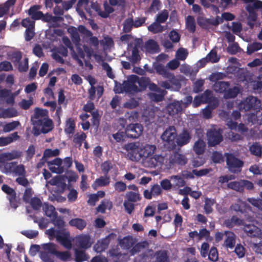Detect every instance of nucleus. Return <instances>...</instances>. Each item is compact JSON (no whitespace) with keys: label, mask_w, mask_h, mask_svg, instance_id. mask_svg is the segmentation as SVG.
Listing matches in <instances>:
<instances>
[{"label":"nucleus","mask_w":262,"mask_h":262,"mask_svg":"<svg viewBox=\"0 0 262 262\" xmlns=\"http://www.w3.org/2000/svg\"><path fill=\"white\" fill-rule=\"evenodd\" d=\"M78 30L80 33L83 34L85 36L89 37V43L95 48H98L99 41L96 36H93L92 32L88 30L84 26L79 25Z\"/></svg>","instance_id":"10"},{"label":"nucleus","mask_w":262,"mask_h":262,"mask_svg":"<svg viewBox=\"0 0 262 262\" xmlns=\"http://www.w3.org/2000/svg\"><path fill=\"white\" fill-rule=\"evenodd\" d=\"M133 27H134V19L133 17L127 18L123 24V31L125 33H129Z\"/></svg>","instance_id":"34"},{"label":"nucleus","mask_w":262,"mask_h":262,"mask_svg":"<svg viewBox=\"0 0 262 262\" xmlns=\"http://www.w3.org/2000/svg\"><path fill=\"white\" fill-rule=\"evenodd\" d=\"M19 124L20 123L18 121H13L10 123H8L4 125L3 131L5 133L10 132L15 129L19 125Z\"/></svg>","instance_id":"58"},{"label":"nucleus","mask_w":262,"mask_h":262,"mask_svg":"<svg viewBox=\"0 0 262 262\" xmlns=\"http://www.w3.org/2000/svg\"><path fill=\"white\" fill-rule=\"evenodd\" d=\"M206 144L202 139H199L194 144L193 149L198 155H202L205 151Z\"/></svg>","instance_id":"26"},{"label":"nucleus","mask_w":262,"mask_h":262,"mask_svg":"<svg viewBox=\"0 0 262 262\" xmlns=\"http://www.w3.org/2000/svg\"><path fill=\"white\" fill-rule=\"evenodd\" d=\"M168 12L166 10H164L157 15L156 21L159 24L164 23L168 17Z\"/></svg>","instance_id":"51"},{"label":"nucleus","mask_w":262,"mask_h":262,"mask_svg":"<svg viewBox=\"0 0 262 262\" xmlns=\"http://www.w3.org/2000/svg\"><path fill=\"white\" fill-rule=\"evenodd\" d=\"M218 106V102L214 101L209 103L202 110V114L205 119H210L212 117V111Z\"/></svg>","instance_id":"24"},{"label":"nucleus","mask_w":262,"mask_h":262,"mask_svg":"<svg viewBox=\"0 0 262 262\" xmlns=\"http://www.w3.org/2000/svg\"><path fill=\"white\" fill-rule=\"evenodd\" d=\"M177 135V130L174 126H169L162 134L161 139L165 142L164 145L168 150L176 149Z\"/></svg>","instance_id":"1"},{"label":"nucleus","mask_w":262,"mask_h":262,"mask_svg":"<svg viewBox=\"0 0 262 262\" xmlns=\"http://www.w3.org/2000/svg\"><path fill=\"white\" fill-rule=\"evenodd\" d=\"M60 150L58 148H56L54 150L51 149H46L43 152V156L46 158H50L52 157H56L59 155Z\"/></svg>","instance_id":"62"},{"label":"nucleus","mask_w":262,"mask_h":262,"mask_svg":"<svg viewBox=\"0 0 262 262\" xmlns=\"http://www.w3.org/2000/svg\"><path fill=\"white\" fill-rule=\"evenodd\" d=\"M126 198L128 202H136L141 199L140 194L138 192L129 191L126 194Z\"/></svg>","instance_id":"49"},{"label":"nucleus","mask_w":262,"mask_h":262,"mask_svg":"<svg viewBox=\"0 0 262 262\" xmlns=\"http://www.w3.org/2000/svg\"><path fill=\"white\" fill-rule=\"evenodd\" d=\"M228 188L242 192L244 191V185L242 182L233 181L227 184Z\"/></svg>","instance_id":"36"},{"label":"nucleus","mask_w":262,"mask_h":262,"mask_svg":"<svg viewBox=\"0 0 262 262\" xmlns=\"http://www.w3.org/2000/svg\"><path fill=\"white\" fill-rule=\"evenodd\" d=\"M125 116L126 120H128L130 122H134L138 120L139 117V114L137 111H132L127 112Z\"/></svg>","instance_id":"45"},{"label":"nucleus","mask_w":262,"mask_h":262,"mask_svg":"<svg viewBox=\"0 0 262 262\" xmlns=\"http://www.w3.org/2000/svg\"><path fill=\"white\" fill-rule=\"evenodd\" d=\"M215 201L214 200H211L209 198H206L205 201V204L204 206V209L206 214L211 213L212 211V206L215 203Z\"/></svg>","instance_id":"46"},{"label":"nucleus","mask_w":262,"mask_h":262,"mask_svg":"<svg viewBox=\"0 0 262 262\" xmlns=\"http://www.w3.org/2000/svg\"><path fill=\"white\" fill-rule=\"evenodd\" d=\"M30 203L32 208L35 210H39L42 205L41 200L37 197L31 198Z\"/></svg>","instance_id":"60"},{"label":"nucleus","mask_w":262,"mask_h":262,"mask_svg":"<svg viewBox=\"0 0 262 262\" xmlns=\"http://www.w3.org/2000/svg\"><path fill=\"white\" fill-rule=\"evenodd\" d=\"M68 32L71 34V37L73 43L75 46H78L80 43V38L79 35L78 27L76 28L75 27H71L68 30Z\"/></svg>","instance_id":"25"},{"label":"nucleus","mask_w":262,"mask_h":262,"mask_svg":"<svg viewBox=\"0 0 262 262\" xmlns=\"http://www.w3.org/2000/svg\"><path fill=\"white\" fill-rule=\"evenodd\" d=\"M191 139V136L187 129H184L181 133L177 135L176 140V146L182 147L189 143Z\"/></svg>","instance_id":"11"},{"label":"nucleus","mask_w":262,"mask_h":262,"mask_svg":"<svg viewBox=\"0 0 262 262\" xmlns=\"http://www.w3.org/2000/svg\"><path fill=\"white\" fill-rule=\"evenodd\" d=\"M90 258L89 255L86 253L84 250L75 249V262H83Z\"/></svg>","instance_id":"23"},{"label":"nucleus","mask_w":262,"mask_h":262,"mask_svg":"<svg viewBox=\"0 0 262 262\" xmlns=\"http://www.w3.org/2000/svg\"><path fill=\"white\" fill-rule=\"evenodd\" d=\"M13 173L16 176H26V171L25 170V166L23 164H19L15 165L13 170Z\"/></svg>","instance_id":"56"},{"label":"nucleus","mask_w":262,"mask_h":262,"mask_svg":"<svg viewBox=\"0 0 262 262\" xmlns=\"http://www.w3.org/2000/svg\"><path fill=\"white\" fill-rule=\"evenodd\" d=\"M230 83L229 82L226 81H219L215 83V90L220 93H224L227 91Z\"/></svg>","instance_id":"42"},{"label":"nucleus","mask_w":262,"mask_h":262,"mask_svg":"<svg viewBox=\"0 0 262 262\" xmlns=\"http://www.w3.org/2000/svg\"><path fill=\"white\" fill-rule=\"evenodd\" d=\"M128 59L133 64L139 62L141 57L139 49H137L136 47H133L132 50V55L128 57Z\"/></svg>","instance_id":"27"},{"label":"nucleus","mask_w":262,"mask_h":262,"mask_svg":"<svg viewBox=\"0 0 262 262\" xmlns=\"http://www.w3.org/2000/svg\"><path fill=\"white\" fill-rule=\"evenodd\" d=\"M116 236L115 234L111 233L105 238L100 241H98L94 246V250L97 253H101L105 251L108 248L111 238Z\"/></svg>","instance_id":"9"},{"label":"nucleus","mask_w":262,"mask_h":262,"mask_svg":"<svg viewBox=\"0 0 262 262\" xmlns=\"http://www.w3.org/2000/svg\"><path fill=\"white\" fill-rule=\"evenodd\" d=\"M110 183V177L108 175L105 177L101 176L96 179L92 186L94 189H96L99 187H103L108 185Z\"/></svg>","instance_id":"21"},{"label":"nucleus","mask_w":262,"mask_h":262,"mask_svg":"<svg viewBox=\"0 0 262 262\" xmlns=\"http://www.w3.org/2000/svg\"><path fill=\"white\" fill-rule=\"evenodd\" d=\"M171 180L174 182V185L178 187H183L186 182L183 178L179 176H172L171 177Z\"/></svg>","instance_id":"59"},{"label":"nucleus","mask_w":262,"mask_h":262,"mask_svg":"<svg viewBox=\"0 0 262 262\" xmlns=\"http://www.w3.org/2000/svg\"><path fill=\"white\" fill-rule=\"evenodd\" d=\"M136 82L138 86V89L140 90V92H141L146 89L147 86L149 84V80L148 78L145 77H139L136 80Z\"/></svg>","instance_id":"38"},{"label":"nucleus","mask_w":262,"mask_h":262,"mask_svg":"<svg viewBox=\"0 0 262 262\" xmlns=\"http://www.w3.org/2000/svg\"><path fill=\"white\" fill-rule=\"evenodd\" d=\"M75 128V124L74 121L69 118L67 121L66 126L64 128L65 132L68 134H71L74 133Z\"/></svg>","instance_id":"52"},{"label":"nucleus","mask_w":262,"mask_h":262,"mask_svg":"<svg viewBox=\"0 0 262 262\" xmlns=\"http://www.w3.org/2000/svg\"><path fill=\"white\" fill-rule=\"evenodd\" d=\"M243 2L247 4V6H250L253 10L255 9H262V1L259 0H242Z\"/></svg>","instance_id":"43"},{"label":"nucleus","mask_w":262,"mask_h":262,"mask_svg":"<svg viewBox=\"0 0 262 262\" xmlns=\"http://www.w3.org/2000/svg\"><path fill=\"white\" fill-rule=\"evenodd\" d=\"M43 210L45 212V214L50 217L51 219L58 215L57 212L55 211V207L52 205H49L45 203L43 205Z\"/></svg>","instance_id":"28"},{"label":"nucleus","mask_w":262,"mask_h":262,"mask_svg":"<svg viewBox=\"0 0 262 262\" xmlns=\"http://www.w3.org/2000/svg\"><path fill=\"white\" fill-rule=\"evenodd\" d=\"M202 99L203 100L204 103H210L214 99L212 96V92L209 90H206L204 93L201 96Z\"/></svg>","instance_id":"55"},{"label":"nucleus","mask_w":262,"mask_h":262,"mask_svg":"<svg viewBox=\"0 0 262 262\" xmlns=\"http://www.w3.org/2000/svg\"><path fill=\"white\" fill-rule=\"evenodd\" d=\"M86 138V134L82 132L80 134L76 133L73 137V142L75 145H77L78 147H81L82 142L85 140Z\"/></svg>","instance_id":"33"},{"label":"nucleus","mask_w":262,"mask_h":262,"mask_svg":"<svg viewBox=\"0 0 262 262\" xmlns=\"http://www.w3.org/2000/svg\"><path fill=\"white\" fill-rule=\"evenodd\" d=\"M42 247L44 250L47 251L49 253L54 255H56V253L58 252V251L56 249L55 244L52 243L43 244L42 245Z\"/></svg>","instance_id":"57"},{"label":"nucleus","mask_w":262,"mask_h":262,"mask_svg":"<svg viewBox=\"0 0 262 262\" xmlns=\"http://www.w3.org/2000/svg\"><path fill=\"white\" fill-rule=\"evenodd\" d=\"M138 79V76L136 75H132L128 77L127 80L123 82L122 86L120 91H116V93H121L124 91L127 93L135 94L140 92L138 89L136 80Z\"/></svg>","instance_id":"2"},{"label":"nucleus","mask_w":262,"mask_h":262,"mask_svg":"<svg viewBox=\"0 0 262 262\" xmlns=\"http://www.w3.org/2000/svg\"><path fill=\"white\" fill-rule=\"evenodd\" d=\"M244 231L246 234L251 237H258L261 234V230L254 225H246L244 227Z\"/></svg>","instance_id":"16"},{"label":"nucleus","mask_w":262,"mask_h":262,"mask_svg":"<svg viewBox=\"0 0 262 262\" xmlns=\"http://www.w3.org/2000/svg\"><path fill=\"white\" fill-rule=\"evenodd\" d=\"M69 224L70 226L75 227L80 231L85 228L87 225L86 222L80 218L72 219L69 221Z\"/></svg>","instance_id":"22"},{"label":"nucleus","mask_w":262,"mask_h":262,"mask_svg":"<svg viewBox=\"0 0 262 262\" xmlns=\"http://www.w3.org/2000/svg\"><path fill=\"white\" fill-rule=\"evenodd\" d=\"M51 222L56 226L58 229H62L65 226V222L63 218L61 216L56 215L53 218L51 219Z\"/></svg>","instance_id":"41"},{"label":"nucleus","mask_w":262,"mask_h":262,"mask_svg":"<svg viewBox=\"0 0 262 262\" xmlns=\"http://www.w3.org/2000/svg\"><path fill=\"white\" fill-rule=\"evenodd\" d=\"M186 26V28L190 32L193 33L195 32L196 26L195 20L193 16L189 15L187 17Z\"/></svg>","instance_id":"37"},{"label":"nucleus","mask_w":262,"mask_h":262,"mask_svg":"<svg viewBox=\"0 0 262 262\" xmlns=\"http://www.w3.org/2000/svg\"><path fill=\"white\" fill-rule=\"evenodd\" d=\"M260 106V100L252 96L248 97L239 104V109L245 111H248L251 110L255 111L259 109Z\"/></svg>","instance_id":"4"},{"label":"nucleus","mask_w":262,"mask_h":262,"mask_svg":"<svg viewBox=\"0 0 262 262\" xmlns=\"http://www.w3.org/2000/svg\"><path fill=\"white\" fill-rule=\"evenodd\" d=\"M55 256L57 258L63 261H67L70 259L71 257V254L68 251L62 252L58 251Z\"/></svg>","instance_id":"48"},{"label":"nucleus","mask_w":262,"mask_h":262,"mask_svg":"<svg viewBox=\"0 0 262 262\" xmlns=\"http://www.w3.org/2000/svg\"><path fill=\"white\" fill-rule=\"evenodd\" d=\"M20 137L18 135L17 132H14L7 137H0V146H4L7 145L13 142L18 140Z\"/></svg>","instance_id":"20"},{"label":"nucleus","mask_w":262,"mask_h":262,"mask_svg":"<svg viewBox=\"0 0 262 262\" xmlns=\"http://www.w3.org/2000/svg\"><path fill=\"white\" fill-rule=\"evenodd\" d=\"M123 149L126 150L129 154H137L139 151V146L135 143H129L124 145Z\"/></svg>","instance_id":"44"},{"label":"nucleus","mask_w":262,"mask_h":262,"mask_svg":"<svg viewBox=\"0 0 262 262\" xmlns=\"http://www.w3.org/2000/svg\"><path fill=\"white\" fill-rule=\"evenodd\" d=\"M262 49V43L258 42H254L248 45L247 53L251 55L254 52Z\"/></svg>","instance_id":"39"},{"label":"nucleus","mask_w":262,"mask_h":262,"mask_svg":"<svg viewBox=\"0 0 262 262\" xmlns=\"http://www.w3.org/2000/svg\"><path fill=\"white\" fill-rule=\"evenodd\" d=\"M226 163L229 170L234 173H238L242 171L244 162L236 158L232 154H226Z\"/></svg>","instance_id":"3"},{"label":"nucleus","mask_w":262,"mask_h":262,"mask_svg":"<svg viewBox=\"0 0 262 262\" xmlns=\"http://www.w3.org/2000/svg\"><path fill=\"white\" fill-rule=\"evenodd\" d=\"M4 156L7 161H11L20 158L22 156L23 152L21 151L13 150L11 152H4Z\"/></svg>","instance_id":"32"},{"label":"nucleus","mask_w":262,"mask_h":262,"mask_svg":"<svg viewBox=\"0 0 262 262\" xmlns=\"http://www.w3.org/2000/svg\"><path fill=\"white\" fill-rule=\"evenodd\" d=\"M103 7L104 10L99 13V16L103 18H107L111 13L114 12V9L106 1L104 3Z\"/></svg>","instance_id":"40"},{"label":"nucleus","mask_w":262,"mask_h":262,"mask_svg":"<svg viewBox=\"0 0 262 262\" xmlns=\"http://www.w3.org/2000/svg\"><path fill=\"white\" fill-rule=\"evenodd\" d=\"M206 135L209 146H215L223 141L222 132L220 129L211 128L208 130Z\"/></svg>","instance_id":"5"},{"label":"nucleus","mask_w":262,"mask_h":262,"mask_svg":"<svg viewBox=\"0 0 262 262\" xmlns=\"http://www.w3.org/2000/svg\"><path fill=\"white\" fill-rule=\"evenodd\" d=\"M33 124L40 127L41 133L47 134L51 131L54 127L52 120L48 117L37 118L33 121Z\"/></svg>","instance_id":"6"},{"label":"nucleus","mask_w":262,"mask_h":262,"mask_svg":"<svg viewBox=\"0 0 262 262\" xmlns=\"http://www.w3.org/2000/svg\"><path fill=\"white\" fill-rule=\"evenodd\" d=\"M239 93V89L237 86H234L230 88L225 92L224 97L226 99H231L235 98Z\"/></svg>","instance_id":"30"},{"label":"nucleus","mask_w":262,"mask_h":262,"mask_svg":"<svg viewBox=\"0 0 262 262\" xmlns=\"http://www.w3.org/2000/svg\"><path fill=\"white\" fill-rule=\"evenodd\" d=\"M188 55L187 50L183 48H179L176 53L177 58L180 60H184L187 58Z\"/></svg>","instance_id":"61"},{"label":"nucleus","mask_w":262,"mask_h":262,"mask_svg":"<svg viewBox=\"0 0 262 262\" xmlns=\"http://www.w3.org/2000/svg\"><path fill=\"white\" fill-rule=\"evenodd\" d=\"M144 51L147 53L155 54L160 52V48L158 43L154 39H149L147 40L143 47Z\"/></svg>","instance_id":"12"},{"label":"nucleus","mask_w":262,"mask_h":262,"mask_svg":"<svg viewBox=\"0 0 262 262\" xmlns=\"http://www.w3.org/2000/svg\"><path fill=\"white\" fill-rule=\"evenodd\" d=\"M139 102L138 101L134 98L129 99L128 101L125 102L123 106L124 108L128 109H133L139 106Z\"/></svg>","instance_id":"63"},{"label":"nucleus","mask_w":262,"mask_h":262,"mask_svg":"<svg viewBox=\"0 0 262 262\" xmlns=\"http://www.w3.org/2000/svg\"><path fill=\"white\" fill-rule=\"evenodd\" d=\"M156 260L155 262H168V257L165 251H160L156 252Z\"/></svg>","instance_id":"54"},{"label":"nucleus","mask_w":262,"mask_h":262,"mask_svg":"<svg viewBox=\"0 0 262 262\" xmlns=\"http://www.w3.org/2000/svg\"><path fill=\"white\" fill-rule=\"evenodd\" d=\"M225 234L226 238L224 241V246L227 248H233L235 245L236 236L235 234L233 232L226 231Z\"/></svg>","instance_id":"19"},{"label":"nucleus","mask_w":262,"mask_h":262,"mask_svg":"<svg viewBox=\"0 0 262 262\" xmlns=\"http://www.w3.org/2000/svg\"><path fill=\"white\" fill-rule=\"evenodd\" d=\"M188 159L184 155L175 151L170 156L168 164L170 167L176 165L183 166L185 165Z\"/></svg>","instance_id":"8"},{"label":"nucleus","mask_w":262,"mask_h":262,"mask_svg":"<svg viewBox=\"0 0 262 262\" xmlns=\"http://www.w3.org/2000/svg\"><path fill=\"white\" fill-rule=\"evenodd\" d=\"M148 30L154 34H157L163 32L164 27L156 21L148 27Z\"/></svg>","instance_id":"35"},{"label":"nucleus","mask_w":262,"mask_h":262,"mask_svg":"<svg viewBox=\"0 0 262 262\" xmlns=\"http://www.w3.org/2000/svg\"><path fill=\"white\" fill-rule=\"evenodd\" d=\"M256 111L255 113H252L248 117L249 122L253 124H262V107H260Z\"/></svg>","instance_id":"17"},{"label":"nucleus","mask_w":262,"mask_h":262,"mask_svg":"<svg viewBox=\"0 0 262 262\" xmlns=\"http://www.w3.org/2000/svg\"><path fill=\"white\" fill-rule=\"evenodd\" d=\"M249 151L252 155L258 157H261L262 155V147L259 143L255 142L249 147Z\"/></svg>","instance_id":"29"},{"label":"nucleus","mask_w":262,"mask_h":262,"mask_svg":"<svg viewBox=\"0 0 262 262\" xmlns=\"http://www.w3.org/2000/svg\"><path fill=\"white\" fill-rule=\"evenodd\" d=\"M153 67L157 73L162 75L164 78L169 79L174 78V75L170 73L163 64L160 63H154Z\"/></svg>","instance_id":"13"},{"label":"nucleus","mask_w":262,"mask_h":262,"mask_svg":"<svg viewBox=\"0 0 262 262\" xmlns=\"http://www.w3.org/2000/svg\"><path fill=\"white\" fill-rule=\"evenodd\" d=\"M149 259L148 252L146 251L136 257L134 259V262H147Z\"/></svg>","instance_id":"64"},{"label":"nucleus","mask_w":262,"mask_h":262,"mask_svg":"<svg viewBox=\"0 0 262 262\" xmlns=\"http://www.w3.org/2000/svg\"><path fill=\"white\" fill-rule=\"evenodd\" d=\"M62 41L64 45L70 49L72 57L73 58H75L77 56L76 52L75 51L72 43L69 38L67 37H64L62 38Z\"/></svg>","instance_id":"50"},{"label":"nucleus","mask_w":262,"mask_h":262,"mask_svg":"<svg viewBox=\"0 0 262 262\" xmlns=\"http://www.w3.org/2000/svg\"><path fill=\"white\" fill-rule=\"evenodd\" d=\"M56 240L67 249L72 248V243L70 239V233L62 231L60 235H57Z\"/></svg>","instance_id":"14"},{"label":"nucleus","mask_w":262,"mask_h":262,"mask_svg":"<svg viewBox=\"0 0 262 262\" xmlns=\"http://www.w3.org/2000/svg\"><path fill=\"white\" fill-rule=\"evenodd\" d=\"M148 246V243L146 241L139 242L133 247L130 250V253L132 255H134L136 253L139 252L142 249H144Z\"/></svg>","instance_id":"31"},{"label":"nucleus","mask_w":262,"mask_h":262,"mask_svg":"<svg viewBox=\"0 0 262 262\" xmlns=\"http://www.w3.org/2000/svg\"><path fill=\"white\" fill-rule=\"evenodd\" d=\"M143 127L140 123H130L125 130V134L128 138L136 139L139 137L143 133Z\"/></svg>","instance_id":"7"},{"label":"nucleus","mask_w":262,"mask_h":262,"mask_svg":"<svg viewBox=\"0 0 262 262\" xmlns=\"http://www.w3.org/2000/svg\"><path fill=\"white\" fill-rule=\"evenodd\" d=\"M246 10L248 12L247 20H251V21H255L257 18V14L255 11L253 10L250 6H246Z\"/></svg>","instance_id":"53"},{"label":"nucleus","mask_w":262,"mask_h":262,"mask_svg":"<svg viewBox=\"0 0 262 262\" xmlns=\"http://www.w3.org/2000/svg\"><path fill=\"white\" fill-rule=\"evenodd\" d=\"M90 237L88 235H81L77 238L78 246L81 249H86L91 247Z\"/></svg>","instance_id":"18"},{"label":"nucleus","mask_w":262,"mask_h":262,"mask_svg":"<svg viewBox=\"0 0 262 262\" xmlns=\"http://www.w3.org/2000/svg\"><path fill=\"white\" fill-rule=\"evenodd\" d=\"M68 189L69 190V192L67 195L68 201L70 202H75L77 199L78 192L75 189L71 188L70 185H68Z\"/></svg>","instance_id":"47"},{"label":"nucleus","mask_w":262,"mask_h":262,"mask_svg":"<svg viewBox=\"0 0 262 262\" xmlns=\"http://www.w3.org/2000/svg\"><path fill=\"white\" fill-rule=\"evenodd\" d=\"M56 240L67 249L72 248V243L70 239V233L62 231L60 235H57Z\"/></svg>","instance_id":"15"}]
</instances>
